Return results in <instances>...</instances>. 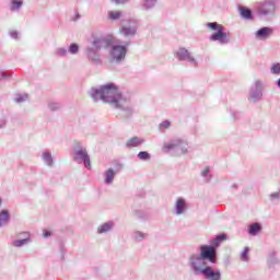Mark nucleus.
Instances as JSON below:
<instances>
[{
	"mask_svg": "<svg viewBox=\"0 0 280 280\" xmlns=\"http://www.w3.org/2000/svg\"><path fill=\"white\" fill-rule=\"evenodd\" d=\"M138 159H140V161H150V153H148V151H141L138 153Z\"/></svg>",
	"mask_w": 280,
	"mask_h": 280,
	"instance_id": "20",
	"label": "nucleus"
},
{
	"mask_svg": "<svg viewBox=\"0 0 280 280\" xmlns=\"http://www.w3.org/2000/svg\"><path fill=\"white\" fill-rule=\"evenodd\" d=\"M224 240H226V234H221L215 238V244H218V242H224Z\"/></svg>",
	"mask_w": 280,
	"mask_h": 280,
	"instance_id": "28",
	"label": "nucleus"
},
{
	"mask_svg": "<svg viewBox=\"0 0 280 280\" xmlns=\"http://www.w3.org/2000/svg\"><path fill=\"white\" fill-rule=\"evenodd\" d=\"M190 266L191 268L195 270V272H200L202 275V270H205L203 266H205V260L202 258V256H191L190 257Z\"/></svg>",
	"mask_w": 280,
	"mask_h": 280,
	"instance_id": "6",
	"label": "nucleus"
},
{
	"mask_svg": "<svg viewBox=\"0 0 280 280\" xmlns=\"http://www.w3.org/2000/svg\"><path fill=\"white\" fill-rule=\"evenodd\" d=\"M176 56L179 60H189L190 62H194V58H191V55H189V51L185 48H179Z\"/></svg>",
	"mask_w": 280,
	"mask_h": 280,
	"instance_id": "10",
	"label": "nucleus"
},
{
	"mask_svg": "<svg viewBox=\"0 0 280 280\" xmlns=\"http://www.w3.org/2000/svg\"><path fill=\"white\" fill-rule=\"evenodd\" d=\"M80 47L78 46V44H71L69 47V51L70 54H78Z\"/></svg>",
	"mask_w": 280,
	"mask_h": 280,
	"instance_id": "23",
	"label": "nucleus"
},
{
	"mask_svg": "<svg viewBox=\"0 0 280 280\" xmlns=\"http://www.w3.org/2000/svg\"><path fill=\"white\" fill-rule=\"evenodd\" d=\"M110 229H113V223H105L98 228V233H107Z\"/></svg>",
	"mask_w": 280,
	"mask_h": 280,
	"instance_id": "19",
	"label": "nucleus"
},
{
	"mask_svg": "<svg viewBox=\"0 0 280 280\" xmlns=\"http://www.w3.org/2000/svg\"><path fill=\"white\" fill-rule=\"evenodd\" d=\"M8 222H10V212L8 210H2L0 212V226L8 224Z\"/></svg>",
	"mask_w": 280,
	"mask_h": 280,
	"instance_id": "12",
	"label": "nucleus"
},
{
	"mask_svg": "<svg viewBox=\"0 0 280 280\" xmlns=\"http://www.w3.org/2000/svg\"><path fill=\"white\" fill-rule=\"evenodd\" d=\"M27 242H30L28 237L24 238V240H19V241H15L13 243V246L20 247V246H23V245L27 244Z\"/></svg>",
	"mask_w": 280,
	"mask_h": 280,
	"instance_id": "21",
	"label": "nucleus"
},
{
	"mask_svg": "<svg viewBox=\"0 0 280 280\" xmlns=\"http://www.w3.org/2000/svg\"><path fill=\"white\" fill-rule=\"evenodd\" d=\"M271 198H275V199L279 198V192L271 194Z\"/></svg>",
	"mask_w": 280,
	"mask_h": 280,
	"instance_id": "36",
	"label": "nucleus"
},
{
	"mask_svg": "<svg viewBox=\"0 0 280 280\" xmlns=\"http://www.w3.org/2000/svg\"><path fill=\"white\" fill-rule=\"evenodd\" d=\"M249 235H257L258 233H261V224L260 223H254L248 229Z\"/></svg>",
	"mask_w": 280,
	"mask_h": 280,
	"instance_id": "13",
	"label": "nucleus"
},
{
	"mask_svg": "<svg viewBox=\"0 0 280 280\" xmlns=\"http://www.w3.org/2000/svg\"><path fill=\"white\" fill-rule=\"evenodd\" d=\"M126 54H128V49L126 46L115 45L110 51V60L112 62H121L124 58H126Z\"/></svg>",
	"mask_w": 280,
	"mask_h": 280,
	"instance_id": "4",
	"label": "nucleus"
},
{
	"mask_svg": "<svg viewBox=\"0 0 280 280\" xmlns=\"http://www.w3.org/2000/svg\"><path fill=\"white\" fill-rule=\"evenodd\" d=\"M114 3H117V4H119V3H126V1H128V0H112Z\"/></svg>",
	"mask_w": 280,
	"mask_h": 280,
	"instance_id": "33",
	"label": "nucleus"
},
{
	"mask_svg": "<svg viewBox=\"0 0 280 280\" xmlns=\"http://www.w3.org/2000/svg\"><path fill=\"white\" fill-rule=\"evenodd\" d=\"M120 34H122V36H135L137 34V30L135 27H126V26H124L120 30Z\"/></svg>",
	"mask_w": 280,
	"mask_h": 280,
	"instance_id": "14",
	"label": "nucleus"
},
{
	"mask_svg": "<svg viewBox=\"0 0 280 280\" xmlns=\"http://www.w3.org/2000/svg\"><path fill=\"white\" fill-rule=\"evenodd\" d=\"M156 0H145V8H154Z\"/></svg>",
	"mask_w": 280,
	"mask_h": 280,
	"instance_id": "27",
	"label": "nucleus"
},
{
	"mask_svg": "<svg viewBox=\"0 0 280 280\" xmlns=\"http://www.w3.org/2000/svg\"><path fill=\"white\" fill-rule=\"evenodd\" d=\"M240 12H241V15L244 19H252V16H253V13L250 12V9H248L246 7H241Z\"/></svg>",
	"mask_w": 280,
	"mask_h": 280,
	"instance_id": "15",
	"label": "nucleus"
},
{
	"mask_svg": "<svg viewBox=\"0 0 280 280\" xmlns=\"http://www.w3.org/2000/svg\"><path fill=\"white\" fill-rule=\"evenodd\" d=\"M200 257L203 260L210 261V264H215L218 261V253L211 245H202L200 247Z\"/></svg>",
	"mask_w": 280,
	"mask_h": 280,
	"instance_id": "3",
	"label": "nucleus"
},
{
	"mask_svg": "<svg viewBox=\"0 0 280 280\" xmlns=\"http://www.w3.org/2000/svg\"><path fill=\"white\" fill-rule=\"evenodd\" d=\"M271 72L275 73L276 75H279V73H280V63H275L271 67Z\"/></svg>",
	"mask_w": 280,
	"mask_h": 280,
	"instance_id": "26",
	"label": "nucleus"
},
{
	"mask_svg": "<svg viewBox=\"0 0 280 280\" xmlns=\"http://www.w3.org/2000/svg\"><path fill=\"white\" fill-rule=\"evenodd\" d=\"M23 5V1L13 0L11 10H19Z\"/></svg>",
	"mask_w": 280,
	"mask_h": 280,
	"instance_id": "25",
	"label": "nucleus"
},
{
	"mask_svg": "<svg viewBox=\"0 0 280 280\" xmlns=\"http://www.w3.org/2000/svg\"><path fill=\"white\" fill-rule=\"evenodd\" d=\"M269 36H272V28H270V27H262L256 32L257 38L266 39Z\"/></svg>",
	"mask_w": 280,
	"mask_h": 280,
	"instance_id": "9",
	"label": "nucleus"
},
{
	"mask_svg": "<svg viewBox=\"0 0 280 280\" xmlns=\"http://www.w3.org/2000/svg\"><path fill=\"white\" fill-rule=\"evenodd\" d=\"M209 174V168L207 167V168H205L203 171H202V176H207Z\"/></svg>",
	"mask_w": 280,
	"mask_h": 280,
	"instance_id": "34",
	"label": "nucleus"
},
{
	"mask_svg": "<svg viewBox=\"0 0 280 280\" xmlns=\"http://www.w3.org/2000/svg\"><path fill=\"white\" fill-rule=\"evenodd\" d=\"M166 150H172V148H175V144L173 143H168V144H165Z\"/></svg>",
	"mask_w": 280,
	"mask_h": 280,
	"instance_id": "32",
	"label": "nucleus"
},
{
	"mask_svg": "<svg viewBox=\"0 0 280 280\" xmlns=\"http://www.w3.org/2000/svg\"><path fill=\"white\" fill-rule=\"evenodd\" d=\"M49 236H51V232L45 231V232H44V237H49Z\"/></svg>",
	"mask_w": 280,
	"mask_h": 280,
	"instance_id": "35",
	"label": "nucleus"
},
{
	"mask_svg": "<svg viewBox=\"0 0 280 280\" xmlns=\"http://www.w3.org/2000/svg\"><path fill=\"white\" fill-rule=\"evenodd\" d=\"M108 19L109 21H118V19H121V11H109Z\"/></svg>",
	"mask_w": 280,
	"mask_h": 280,
	"instance_id": "16",
	"label": "nucleus"
},
{
	"mask_svg": "<svg viewBox=\"0 0 280 280\" xmlns=\"http://www.w3.org/2000/svg\"><path fill=\"white\" fill-rule=\"evenodd\" d=\"M58 55H59V56H67V49H65V48H59V49H58Z\"/></svg>",
	"mask_w": 280,
	"mask_h": 280,
	"instance_id": "30",
	"label": "nucleus"
},
{
	"mask_svg": "<svg viewBox=\"0 0 280 280\" xmlns=\"http://www.w3.org/2000/svg\"><path fill=\"white\" fill-rule=\"evenodd\" d=\"M77 159H81L88 167V170H91V159L89 158V153H86V150H83L81 148L75 149Z\"/></svg>",
	"mask_w": 280,
	"mask_h": 280,
	"instance_id": "8",
	"label": "nucleus"
},
{
	"mask_svg": "<svg viewBox=\"0 0 280 280\" xmlns=\"http://www.w3.org/2000/svg\"><path fill=\"white\" fill-rule=\"evenodd\" d=\"M106 178H105V183L107 185H110V183H113L114 178H115V172L113 170H108L106 171Z\"/></svg>",
	"mask_w": 280,
	"mask_h": 280,
	"instance_id": "17",
	"label": "nucleus"
},
{
	"mask_svg": "<svg viewBox=\"0 0 280 280\" xmlns=\"http://www.w3.org/2000/svg\"><path fill=\"white\" fill-rule=\"evenodd\" d=\"M208 27L210 30L217 31V33H213L211 35L210 40H219V43H221L222 45H226V43H229V34L224 32V26L213 22L208 23Z\"/></svg>",
	"mask_w": 280,
	"mask_h": 280,
	"instance_id": "2",
	"label": "nucleus"
},
{
	"mask_svg": "<svg viewBox=\"0 0 280 280\" xmlns=\"http://www.w3.org/2000/svg\"><path fill=\"white\" fill-rule=\"evenodd\" d=\"M176 211H177L178 215H180V213H183V211H185V200L177 199Z\"/></svg>",
	"mask_w": 280,
	"mask_h": 280,
	"instance_id": "18",
	"label": "nucleus"
},
{
	"mask_svg": "<svg viewBox=\"0 0 280 280\" xmlns=\"http://www.w3.org/2000/svg\"><path fill=\"white\" fill-rule=\"evenodd\" d=\"M248 247H245V249L243 250V253L241 254V259L243 261H248Z\"/></svg>",
	"mask_w": 280,
	"mask_h": 280,
	"instance_id": "24",
	"label": "nucleus"
},
{
	"mask_svg": "<svg viewBox=\"0 0 280 280\" xmlns=\"http://www.w3.org/2000/svg\"><path fill=\"white\" fill-rule=\"evenodd\" d=\"M94 45H97V46H96V49H100V47H102L101 45H104V39L95 40V42H94Z\"/></svg>",
	"mask_w": 280,
	"mask_h": 280,
	"instance_id": "29",
	"label": "nucleus"
},
{
	"mask_svg": "<svg viewBox=\"0 0 280 280\" xmlns=\"http://www.w3.org/2000/svg\"><path fill=\"white\" fill-rule=\"evenodd\" d=\"M92 97L97 102L102 100L106 104H110L114 108H121L126 104V100L121 96L119 89L115 84H106L92 91Z\"/></svg>",
	"mask_w": 280,
	"mask_h": 280,
	"instance_id": "1",
	"label": "nucleus"
},
{
	"mask_svg": "<svg viewBox=\"0 0 280 280\" xmlns=\"http://www.w3.org/2000/svg\"><path fill=\"white\" fill-rule=\"evenodd\" d=\"M259 14H270L275 12V2L272 1H266L259 4L258 7Z\"/></svg>",
	"mask_w": 280,
	"mask_h": 280,
	"instance_id": "7",
	"label": "nucleus"
},
{
	"mask_svg": "<svg viewBox=\"0 0 280 280\" xmlns=\"http://www.w3.org/2000/svg\"><path fill=\"white\" fill-rule=\"evenodd\" d=\"M44 160L47 165H51L54 163V160L51 159V153H44Z\"/></svg>",
	"mask_w": 280,
	"mask_h": 280,
	"instance_id": "22",
	"label": "nucleus"
},
{
	"mask_svg": "<svg viewBox=\"0 0 280 280\" xmlns=\"http://www.w3.org/2000/svg\"><path fill=\"white\" fill-rule=\"evenodd\" d=\"M201 275H203L206 280H220L222 279V273L220 270H213L212 267H205L203 270H201Z\"/></svg>",
	"mask_w": 280,
	"mask_h": 280,
	"instance_id": "5",
	"label": "nucleus"
},
{
	"mask_svg": "<svg viewBox=\"0 0 280 280\" xmlns=\"http://www.w3.org/2000/svg\"><path fill=\"white\" fill-rule=\"evenodd\" d=\"M23 97H18V98H15V102L19 104V103H21V102H23Z\"/></svg>",
	"mask_w": 280,
	"mask_h": 280,
	"instance_id": "37",
	"label": "nucleus"
},
{
	"mask_svg": "<svg viewBox=\"0 0 280 280\" xmlns=\"http://www.w3.org/2000/svg\"><path fill=\"white\" fill-rule=\"evenodd\" d=\"M143 141L144 140L139 137H133L127 141V148H139Z\"/></svg>",
	"mask_w": 280,
	"mask_h": 280,
	"instance_id": "11",
	"label": "nucleus"
},
{
	"mask_svg": "<svg viewBox=\"0 0 280 280\" xmlns=\"http://www.w3.org/2000/svg\"><path fill=\"white\" fill-rule=\"evenodd\" d=\"M170 127V121H164L161 124V128L167 129Z\"/></svg>",
	"mask_w": 280,
	"mask_h": 280,
	"instance_id": "31",
	"label": "nucleus"
}]
</instances>
